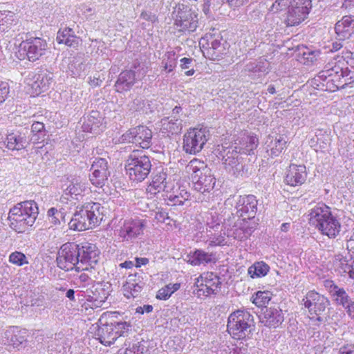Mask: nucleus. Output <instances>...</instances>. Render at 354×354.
Returning a JSON list of instances; mask_svg holds the SVG:
<instances>
[{
    "label": "nucleus",
    "mask_w": 354,
    "mask_h": 354,
    "mask_svg": "<svg viewBox=\"0 0 354 354\" xmlns=\"http://www.w3.org/2000/svg\"><path fill=\"white\" fill-rule=\"evenodd\" d=\"M254 231L253 227L247 225L246 221H243L239 225L236 224L232 228L228 230L227 236L234 239L243 241L247 239Z\"/></svg>",
    "instance_id": "473e14b6"
},
{
    "label": "nucleus",
    "mask_w": 354,
    "mask_h": 354,
    "mask_svg": "<svg viewBox=\"0 0 354 354\" xmlns=\"http://www.w3.org/2000/svg\"><path fill=\"white\" fill-rule=\"evenodd\" d=\"M138 280L144 281L143 278L138 273L129 274L124 285L132 286L133 284L137 283Z\"/></svg>",
    "instance_id": "69168bd1"
},
{
    "label": "nucleus",
    "mask_w": 354,
    "mask_h": 354,
    "mask_svg": "<svg viewBox=\"0 0 354 354\" xmlns=\"http://www.w3.org/2000/svg\"><path fill=\"white\" fill-rule=\"evenodd\" d=\"M91 279L88 277V275L86 273L80 274L77 278L75 279L74 283L79 286L80 287H84L86 285L89 284L90 281H91Z\"/></svg>",
    "instance_id": "6e6d98bb"
},
{
    "label": "nucleus",
    "mask_w": 354,
    "mask_h": 354,
    "mask_svg": "<svg viewBox=\"0 0 354 354\" xmlns=\"http://www.w3.org/2000/svg\"><path fill=\"white\" fill-rule=\"evenodd\" d=\"M343 308H344L348 317L354 319V300L353 299L352 301L348 302V304H347Z\"/></svg>",
    "instance_id": "774afa93"
},
{
    "label": "nucleus",
    "mask_w": 354,
    "mask_h": 354,
    "mask_svg": "<svg viewBox=\"0 0 354 354\" xmlns=\"http://www.w3.org/2000/svg\"><path fill=\"white\" fill-rule=\"evenodd\" d=\"M335 301L337 305L344 307L348 302L353 300V299L348 295L344 288H341L336 291V294L333 296Z\"/></svg>",
    "instance_id": "49530a36"
},
{
    "label": "nucleus",
    "mask_w": 354,
    "mask_h": 354,
    "mask_svg": "<svg viewBox=\"0 0 354 354\" xmlns=\"http://www.w3.org/2000/svg\"><path fill=\"white\" fill-rule=\"evenodd\" d=\"M338 354H354V344H345L339 349Z\"/></svg>",
    "instance_id": "338daca9"
},
{
    "label": "nucleus",
    "mask_w": 354,
    "mask_h": 354,
    "mask_svg": "<svg viewBox=\"0 0 354 354\" xmlns=\"http://www.w3.org/2000/svg\"><path fill=\"white\" fill-rule=\"evenodd\" d=\"M260 321L265 326L277 328L283 322L282 310L275 307L266 308L260 317Z\"/></svg>",
    "instance_id": "393cba45"
},
{
    "label": "nucleus",
    "mask_w": 354,
    "mask_h": 354,
    "mask_svg": "<svg viewBox=\"0 0 354 354\" xmlns=\"http://www.w3.org/2000/svg\"><path fill=\"white\" fill-rule=\"evenodd\" d=\"M203 40L207 41L206 44L208 46L206 48V53L209 59L219 60L227 53L229 45L220 35L207 34Z\"/></svg>",
    "instance_id": "dca6fc26"
},
{
    "label": "nucleus",
    "mask_w": 354,
    "mask_h": 354,
    "mask_svg": "<svg viewBox=\"0 0 354 354\" xmlns=\"http://www.w3.org/2000/svg\"><path fill=\"white\" fill-rule=\"evenodd\" d=\"M69 69L71 71L73 75L80 76L82 73L85 70V65L80 59L75 58L69 64Z\"/></svg>",
    "instance_id": "8fccbe9b"
},
{
    "label": "nucleus",
    "mask_w": 354,
    "mask_h": 354,
    "mask_svg": "<svg viewBox=\"0 0 354 354\" xmlns=\"http://www.w3.org/2000/svg\"><path fill=\"white\" fill-rule=\"evenodd\" d=\"M92 293L93 295H89L87 300L92 302L93 308L102 307L109 295V292L101 287L96 288Z\"/></svg>",
    "instance_id": "4c0bfd02"
},
{
    "label": "nucleus",
    "mask_w": 354,
    "mask_h": 354,
    "mask_svg": "<svg viewBox=\"0 0 354 354\" xmlns=\"http://www.w3.org/2000/svg\"><path fill=\"white\" fill-rule=\"evenodd\" d=\"M324 286L328 288L332 296H334L336 294V291L337 292V290L341 288L331 280H326L324 281Z\"/></svg>",
    "instance_id": "680f3d73"
},
{
    "label": "nucleus",
    "mask_w": 354,
    "mask_h": 354,
    "mask_svg": "<svg viewBox=\"0 0 354 354\" xmlns=\"http://www.w3.org/2000/svg\"><path fill=\"white\" fill-rule=\"evenodd\" d=\"M287 141L282 136L269 135L265 141V148L271 157L279 156L286 148Z\"/></svg>",
    "instance_id": "a878e982"
},
{
    "label": "nucleus",
    "mask_w": 354,
    "mask_h": 354,
    "mask_svg": "<svg viewBox=\"0 0 354 354\" xmlns=\"http://www.w3.org/2000/svg\"><path fill=\"white\" fill-rule=\"evenodd\" d=\"M10 92V85L6 82H0V105L9 97Z\"/></svg>",
    "instance_id": "603ef678"
},
{
    "label": "nucleus",
    "mask_w": 354,
    "mask_h": 354,
    "mask_svg": "<svg viewBox=\"0 0 354 354\" xmlns=\"http://www.w3.org/2000/svg\"><path fill=\"white\" fill-rule=\"evenodd\" d=\"M146 221L141 219L125 220L119 231V236L124 240L132 241L143 234Z\"/></svg>",
    "instance_id": "6ab92c4d"
},
{
    "label": "nucleus",
    "mask_w": 354,
    "mask_h": 354,
    "mask_svg": "<svg viewBox=\"0 0 354 354\" xmlns=\"http://www.w3.org/2000/svg\"><path fill=\"white\" fill-rule=\"evenodd\" d=\"M334 264L340 272L348 273L350 278L354 279V259L351 255L348 257L340 254L335 255Z\"/></svg>",
    "instance_id": "7c9ffc66"
},
{
    "label": "nucleus",
    "mask_w": 354,
    "mask_h": 354,
    "mask_svg": "<svg viewBox=\"0 0 354 354\" xmlns=\"http://www.w3.org/2000/svg\"><path fill=\"white\" fill-rule=\"evenodd\" d=\"M257 205L255 196H240L235 206L237 216L243 218V221L254 218L257 212Z\"/></svg>",
    "instance_id": "f3484780"
},
{
    "label": "nucleus",
    "mask_w": 354,
    "mask_h": 354,
    "mask_svg": "<svg viewBox=\"0 0 354 354\" xmlns=\"http://www.w3.org/2000/svg\"><path fill=\"white\" fill-rule=\"evenodd\" d=\"M180 283H169L158 290L156 298L160 300H167L180 288Z\"/></svg>",
    "instance_id": "37998d69"
},
{
    "label": "nucleus",
    "mask_w": 354,
    "mask_h": 354,
    "mask_svg": "<svg viewBox=\"0 0 354 354\" xmlns=\"http://www.w3.org/2000/svg\"><path fill=\"white\" fill-rule=\"evenodd\" d=\"M151 162L142 151H133L126 161L125 169L129 178L135 182L144 180L150 174Z\"/></svg>",
    "instance_id": "423d86ee"
},
{
    "label": "nucleus",
    "mask_w": 354,
    "mask_h": 354,
    "mask_svg": "<svg viewBox=\"0 0 354 354\" xmlns=\"http://www.w3.org/2000/svg\"><path fill=\"white\" fill-rule=\"evenodd\" d=\"M148 351V342L144 340L129 344L124 354H144Z\"/></svg>",
    "instance_id": "79ce46f5"
},
{
    "label": "nucleus",
    "mask_w": 354,
    "mask_h": 354,
    "mask_svg": "<svg viewBox=\"0 0 354 354\" xmlns=\"http://www.w3.org/2000/svg\"><path fill=\"white\" fill-rule=\"evenodd\" d=\"M227 326L229 333L233 338H249L255 330L254 316L247 310H236L230 315Z\"/></svg>",
    "instance_id": "39448f33"
},
{
    "label": "nucleus",
    "mask_w": 354,
    "mask_h": 354,
    "mask_svg": "<svg viewBox=\"0 0 354 354\" xmlns=\"http://www.w3.org/2000/svg\"><path fill=\"white\" fill-rule=\"evenodd\" d=\"M310 223L324 235L335 239L342 228L339 221L333 214L330 208L324 203H318L309 213Z\"/></svg>",
    "instance_id": "20e7f679"
},
{
    "label": "nucleus",
    "mask_w": 354,
    "mask_h": 354,
    "mask_svg": "<svg viewBox=\"0 0 354 354\" xmlns=\"http://www.w3.org/2000/svg\"><path fill=\"white\" fill-rule=\"evenodd\" d=\"M30 133H39V135H46L44 124L40 122H35L31 126Z\"/></svg>",
    "instance_id": "13d9d810"
},
{
    "label": "nucleus",
    "mask_w": 354,
    "mask_h": 354,
    "mask_svg": "<svg viewBox=\"0 0 354 354\" xmlns=\"http://www.w3.org/2000/svg\"><path fill=\"white\" fill-rule=\"evenodd\" d=\"M209 136L206 128L189 129L183 136V150L187 153L196 154L202 150Z\"/></svg>",
    "instance_id": "9b49d317"
},
{
    "label": "nucleus",
    "mask_w": 354,
    "mask_h": 354,
    "mask_svg": "<svg viewBox=\"0 0 354 354\" xmlns=\"http://www.w3.org/2000/svg\"><path fill=\"white\" fill-rule=\"evenodd\" d=\"M203 281L210 288H216V292L217 288H220L221 285L220 278L217 275L214 274L213 272L207 273V276L203 277Z\"/></svg>",
    "instance_id": "09e8293b"
},
{
    "label": "nucleus",
    "mask_w": 354,
    "mask_h": 354,
    "mask_svg": "<svg viewBox=\"0 0 354 354\" xmlns=\"http://www.w3.org/2000/svg\"><path fill=\"white\" fill-rule=\"evenodd\" d=\"M174 25L179 31L194 32L198 26V13L189 6L178 3L173 11Z\"/></svg>",
    "instance_id": "6e6552de"
},
{
    "label": "nucleus",
    "mask_w": 354,
    "mask_h": 354,
    "mask_svg": "<svg viewBox=\"0 0 354 354\" xmlns=\"http://www.w3.org/2000/svg\"><path fill=\"white\" fill-rule=\"evenodd\" d=\"M307 173L304 165H290L285 178L286 183L290 186L302 185L306 179Z\"/></svg>",
    "instance_id": "5701e85b"
},
{
    "label": "nucleus",
    "mask_w": 354,
    "mask_h": 354,
    "mask_svg": "<svg viewBox=\"0 0 354 354\" xmlns=\"http://www.w3.org/2000/svg\"><path fill=\"white\" fill-rule=\"evenodd\" d=\"M145 284V283L144 281L138 280L137 283L133 284L132 286L124 285L123 288L125 292L124 295L128 298L130 297H136L141 292Z\"/></svg>",
    "instance_id": "c03bdc74"
},
{
    "label": "nucleus",
    "mask_w": 354,
    "mask_h": 354,
    "mask_svg": "<svg viewBox=\"0 0 354 354\" xmlns=\"http://www.w3.org/2000/svg\"><path fill=\"white\" fill-rule=\"evenodd\" d=\"M79 245L80 266L77 267V271L94 269L99 262L100 250L95 245L88 242L80 243Z\"/></svg>",
    "instance_id": "ddd939ff"
},
{
    "label": "nucleus",
    "mask_w": 354,
    "mask_h": 354,
    "mask_svg": "<svg viewBox=\"0 0 354 354\" xmlns=\"http://www.w3.org/2000/svg\"><path fill=\"white\" fill-rule=\"evenodd\" d=\"M47 42L45 39L38 37H30L26 35L25 39L19 44L17 57L19 59H27L34 62L46 54Z\"/></svg>",
    "instance_id": "0eeeda50"
},
{
    "label": "nucleus",
    "mask_w": 354,
    "mask_h": 354,
    "mask_svg": "<svg viewBox=\"0 0 354 354\" xmlns=\"http://www.w3.org/2000/svg\"><path fill=\"white\" fill-rule=\"evenodd\" d=\"M270 270V266L264 261H257L248 269V274L252 279L265 277Z\"/></svg>",
    "instance_id": "e433bc0d"
},
{
    "label": "nucleus",
    "mask_w": 354,
    "mask_h": 354,
    "mask_svg": "<svg viewBox=\"0 0 354 354\" xmlns=\"http://www.w3.org/2000/svg\"><path fill=\"white\" fill-rule=\"evenodd\" d=\"M202 282L201 284H198V279L197 280V282L196 283V286H197L198 289L196 290V294L200 296H209L211 295H216L217 292L216 291V288H210L205 282L203 281V277L201 276Z\"/></svg>",
    "instance_id": "a18cd8bd"
},
{
    "label": "nucleus",
    "mask_w": 354,
    "mask_h": 354,
    "mask_svg": "<svg viewBox=\"0 0 354 354\" xmlns=\"http://www.w3.org/2000/svg\"><path fill=\"white\" fill-rule=\"evenodd\" d=\"M176 55L173 52H169L167 54V59H163L162 64L165 70H167L168 72H171L176 66Z\"/></svg>",
    "instance_id": "3c124183"
},
{
    "label": "nucleus",
    "mask_w": 354,
    "mask_h": 354,
    "mask_svg": "<svg viewBox=\"0 0 354 354\" xmlns=\"http://www.w3.org/2000/svg\"><path fill=\"white\" fill-rule=\"evenodd\" d=\"M47 215L50 223L55 225L66 223L68 221H70L71 218L64 208L58 210L55 207H51L48 210Z\"/></svg>",
    "instance_id": "f704fd0d"
},
{
    "label": "nucleus",
    "mask_w": 354,
    "mask_h": 354,
    "mask_svg": "<svg viewBox=\"0 0 354 354\" xmlns=\"http://www.w3.org/2000/svg\"><path fill=\"white\" fill-rule=\"evenodd\" d=\"M272 294L270 291H257L252 296V303L257 307H266L272 298Z\"/></svg>",
    "instance_id": "a19ab883"
},
{
    "label": "nucleus",
    "mask_w": 354,
    "mask_h": 354,
    "mask_svg": "<svg viewBox=\"0 0 354 354\" xmlns=\"http://www.w3.org/2000/svg\"><path fill=\"white\" fill-rule=\"evenodd\" d=\"M24 342H26V338L20 335H14L12 336L10 339V342L12 346L15 348L21 346Z\"/></svg>",
    "instance_id": "e2e57ef3"
},
{
    "label": "nucleus",
    "mask_w": 354,
    "mask_h": 354,
    "mask_svg": "<svg viewBox=\"0 0 354 354\" xmlns=\"http://www.w3.org/2000/svg\"><path fill=\"white\" fill-rule=\"evenodd\" d=\"M220 153L227 172L235 176L243 175L245 168L243 159L236 149L223 145Z\"/></svg>",
    "instance_id": "f8f14e48"
},
{
    "label": "nucleus",
    "mask_w": 354,
    "mask_h": 354,
    "mask_svg": "<svg viewBox=\"0 0 354 354\" xmlns=\"http://www.w3.org/2000/svg\"><path fill=\"white\" fill-rule=\"evenodd\" d=\"M46 135H39V133H29L28 134V138L29 140V144H36L41 143L44 141Z\"/></svg>",
    "instance_id": "4d7b16f0"
},
{
    "label": "nucleus",
    "mask_w": 354,
    "mask_h": 354,
    "mask_svg": "<svg viewBox=\"0 0 354 354\" xmlns=\"http://www.w3.org/2000/svg\"><path fill=\"white\" fill-rule=\"evenodd\" d=\"M194 163L196 162L191 161L187 167L188 172H192V179L194 183V189L203 194L209 193L213 189L216 179L212 174L209 168L207 167L198 168L194 165Z\"/></svg>",
    "instance_id": "1a4fd4ad"
},
{
    "label": "nucleus",
    "mask_w": 354,
    "mask_h": 354,
    "mask_svg": "<svg viewBox=\"0 0 354 354\" xmlns=\"http://www.w3.org/2000/svg\"><path fill=\"white\" fill-rule=\"evenodd\" d=\"M80 245L75 242H67L63 244L57 254V266L65 271H70L80 266Z\"/></svg>",
    "instance_id": "9d476101"
},
{
    "label": "nucleus",
    "mask_w": 354,
    "mask_h": 354,
    "mask_svg": "<svg viewBox=\"0 0 354 354\" xmlns=\"http://www.w3.org/2000/svg\"><path fill=\"white\" fill-rule=\"evenodd\" d=\"M186 115L183 113V109L180 106H176L171 111V113L168 118H171L172 119H179L185 118Z\"/></svg>",
    "instance_id": "052dcab7"
},
{
    "label": "nucleus",
    "mask_w": 354,
    "mask_h": 354,
    "mask_svg": "<svg viewBox=\"0 0 354 354\" xmlns=\"http://www.w3.org/2000/svg\"><path fill=\"white\" fill-rule=\"evenodd\" d=\"M207 243L208 245L211 247L216 245H223L225 244V238L224 236L219 235L211 238L209 240L207 241Z\"/></svg>",
    "instance_id": "bf43d9fd"
},
{
    "label": "nucleus",
    "mask_w": 354,
    "mask_h": 354,
    "mask_svg": "<svg viewBox=\"0 0 354 354\" xmlns=\"http://www.w3.org/2000/svg\"><path fill=\"white\" fill-rule=\"evenodd\" d=\"M90 170L91 174H89V180L93 185L102 188L108 183L111 172L105 158H95Z\"/></svg>",
    "instance_id": "2eb2a0df"
},
{
    "label": "nucleus",
    "mask_w": 354,
    "mask_h": 354,
    "mask_svg": "<svg viewBox=\"0 0 354 354\" xmlns=\"http://www.w3.org/2000/svg\"><path fill=\"white\" fill-rule=\"evenodd\" d=\"M38 214L39 207L34 201L18 203L9 211L10 227L18 233L24 232L34 225Z\"/></svg>",
    "instance_id": "7ed1b4c3"
},
{
    "label": "nucleus",
    "mask_w": 354,
    "mask_h": 354,
    "mask_svg": "<svg viewBox=\"0 0 354 354\" xmlns=\"http://www.w3.org/2000/svg\"><path fill=\"white\" fill-rule=\"evenodd\" d=\"M302 302L311 315H320L330 304L328 298L315 291H309L302 299Z\"/></svg>",
    "instance_id": "a211bd4d"
},
{
    "label": "nucleus",
    "mask_w": 354,
    "mask_h": 354,
    "mask_svg": "<svg viewBox=\"0 0 354 354\" xmlns=\"http://www.w3.org/2000/svg\"><path fill=\"white\" fill-rule=\"evenodd\" d=\"M259 145V139L256 136L249 135L246 133H241L234 140L232 145L229 146L230 149H234L239 154H251Z\"/></svg>",
    "instance_id": "aec40b11"
},
{
    "label": "nucleus",
    "mask_w": 354,
    "mask_h": 354,
    "mask_svg": "<svg viewBox=\"0 0 354 354\" xmlns=\"http://www.w3.org/2000/svg\"><path fill=\"white\" fill-rule=\"evenodd\" d=\"M183 119H172L165 117L161 120L162 128L171 134H178L183 129Z\"/></svg>",
    "instance_id": "c9c22d12"
},
{
    "label": "nucleus",
    "mask_w": 354,
    "mask_h": 354,
    "mask_svg": "<svg viewBox=\"0 0 354 354\" xmlns=\"http://www.w3.org/2000/svg\"><path fill=\"white\" fill-rule=\"evenodd\" d=\"M113 326L116 337H127L132 330V324L130 322L113 321L111 322Z\"/></svg>",
    "instance_id": "58836bf2"
},
{
    "label": "nucleus",
    "mask_w": 354,
    "mask_h": 354,
    "mask_svg": "<svg viewBox=\"0 0 354 354\" xmlns=\"http://www.w3.org/2000/svg\"><path fill=\"white\" fill-rule=\"evenodd\" d=\"M289 0H276L272 5L270 10L278 12L289 7Z\"/></svg>",
    "instance_id": "864d4df0"
},
{
    "label": "nucleus",
    "mask_w": 354,
    "mask_h": 354,
    "mask_svg": "<svg viewBox=\"0 0 354 354\" xmlns=\"http://www.w3.org/2000/svg\"><path fill=\"white\" fill-rule=\"evenodd\" d=\"M312 8V0H297L295 6L288 8L285 24L287 26L299 25L307 18Z\"/></svg>",
    "instance_id": "4468645a"
},
{
    "label": "nucleus",
    "mask_w": 354,
    "mask_h": 354,
    "mask_svg": "<svg viewBox=\"0 0 354 354\" xmlns=\"http://www.w3.org/2000/svg\"><path fill=\"white\" fill-rule=\"evenodd\" d=\"M97 339L106 346H110L118 339L111 322L102 324L95 332Z\"/></svg>",
    "instance_id": "bb28decb"
},
{
    "label": "nucleus",
    "mask_w": 354,
    "mask_h": 354,
    "mask_svg": "<svg viewBox=\"0 0 354 354\" xmlns=\"http://www.w3.org/2000/svg\"><path fill=\"white\" fill-rule=\"evenodd\" d=\"M326 83V90L335 91L354 82V59L346 61L337 56L330 60L317 75V80Z\"/></svg>",
    "instance_id": "f257e3e1"
},
{
    "label": "nucleus",
    "mask_w": 354,
    "mask_h": 354,
    "mask_svg": "<svg viewBox=\"0 0 354 354\" xmlns=\"http://www.w3.org/2000/svg\"><path fill=\"white\" fill-rule=\"evenodd\" d=\"M187 262L192 266H200L216 262V256L213 253L206 252L202 250H196L192 254L187 255Z\"/></svg>",
    "instance_id": "c756f323"
},
{
    "label": "nucleus",
    "mask_w": 354,
    "mask_h": 354,
    "mask_svg": "<svg viewBox=\"0 0 354 354\" xmlns=\"http://www.w3.org/2000/svg\"><path fill=\"white\" fill-rule=\"evenodd\" d=\"M167 174L163 171H158L152 177V181L150 184L151 189H153L155 191L160 192L165 191L167 187L166 184Z\"/></svg>",
    "instance_id": "ea45409f"
},
{
    "label": "nucleus",
    "mask_w": 354,
    "mask_h": 354,
    "mask_svg": "<svg viewBox=\"0 0 354 354\" xmlns=\"http://www.w3.org/2000/svg\"><path fill=\"white\" fill-rule=\"evenodd\" d=\"M86 187L85 183L82 182L80 177L74 176H68L66 183L62 186L65 196H70L76 199L78 196H82L84 194Z\"/></svg>",
    "instance_id": "b1692460"
},
{
    "label": "nucleus",
    "mask_w": 354,
    "mask_h": 354,
    "mask_svg": "<svg viewBox=\"0 0 354 354\" xmlns=\"http://www.w3.org/2000/svg\"><path fill=\"white\" fill-rule=\"evenodd\" d=\"M336 39L342 41H351L354 39V16L346 15L335 26Z\"/></svg>",
    "instance_id": "412c9836"
},
{
    "label": "nucleus",
    "mask_w": 354,
    "mask_h": 354,
    "mask_svg": "<svg viewBox=\"0 0 354 354\" xmlns=\"http://www.w3.org/2000/svg\"><path fill=\"white\" fill-rule=\"evenodd\" d=\"M104 207L99 203H86L77 207L76 212L68 222L69 229L84 231L99 225L103 220Z\"/></svg>",
    "instance_id": "f03ea898"
},
{
    "label": "nucleus",
    "mask_w": 354,
    "mask_h": 354,
    "mask_svg": "<svg viewBox=\"0 0 354 354\" xmlns=\"http://www.w3.org/2000/svg\"><path fill=\"white\" fill-rule=\"evenodd\" d=\"M134 133V144L139 145L142 149L150 147L152 138V132L145 126H138L133 128Z\"/></svg>",
    "instance_id": "cd10ccee"
},
{
    "label": "nucleus",
    "mask_w": 354,
    "mask_h": 354,
    "mask_svg": "<svg viewBox=\"0 0 354 354\" xmlns=\"http://www.w3.org/2000/svg\"><path fill=\"white\" fill-rule=\"evenodd\" d=\"M28 134V130L26 128L15 130L7 134L4 143L10 150H21L29 145Z\"/></svg>",
    "instance_id": "4be33fe9"
},
{
    "label": "nucleus",
    "mask_w": 354,
    "mask_h": 354,
    "mask_svg": "<svg viewBox=\"0 0 354 354\" xmlns=\"http://www.w3.org/2000/svg\"><path fill=\"white\" fill-rule=\"evenodd\" d=\"M180 68L182 69H188L193 66V64L196 62V60L193 58L183 57L180 60Z\"/></svg>",
    "instance_id": "0e129e2a"
},
{
    "label": "nucleus",
    "mask_w": 354,
    "mask_h": 354,
    "mask_svg": "<svg viewBox=\"0 0 354 354\" xmlns=\"http://www.w3.org/2000/svg\"><path fill=\"white\" fill-rule=\"evenodd\" d=\"M155 219L158 222L164 223L167 225H170V221H171L168 213L163 209H158L156 212Z\"/></svg>",
    "instance_id": "5fc2aeb1"
},
{
    "label": "nucleus",
    "mask_w": 354,
    "mask_h": 354,
    "mask_svg": "<svg viewBox=\"0 0 354 354\" xmlns=\"http://www.w3.org/2000/svg\"><path fill=\"white\" fill-rule=\"evenodd\" d=\"M53 73L48 71H43L38 73L32 84V87L36 92L42 93L48 90L53 83Z\"/></svg>",
    "instance_id": "2f4dec72"
},
{
    "label": "nucleus",
    "mask_w": 354,
    "mask_h": 354,
    "mask_svg": "<svg viewBox=\"0 0 354 354\" xmlns=\"http://www.w3.org/2000/svg\"><path fill=\"white\" fill-rule=\"evenodd\" d=\"M9 261L18 266H22L28 264V261L26 255L18 251L12 252L9 256Z\"/></svg>",
    "instance_id": "de8ad7c7"
},
{
    "label": "nucleus",
    "mask_w": 354,
    "mask_h": 354,
    "mask_svg": "<svg viewBox=\"0 0 354 354\" xmlns=\"http://www.w3.org/2000/svg\"><path fill=\"white\" fill-rule=\"evenodd\" d=\"M136 82V74L132 70L124 71L120 73L115 84L118 92L129 91Z\"/></svg>",
    "instance_id": "c85d7f7f"
},
{
    "label": "nucleus",
    "mask_w": 354,
    "mask_h": 354,
    "mask_svg": "<svg viewBox=\"0 0 354 354\" xmlns=\"http://www.w3.org/2000/svg\"><path fill=\"white\" fill-rule=\"evenodd\" d=\"M56 40L58 44H64L68 47L77 48L79 46V39L74 35L72 28H66L63 30H59Z\"/></svg>",
    "instance_id": "72a5a7b5"
}]
</instances>
